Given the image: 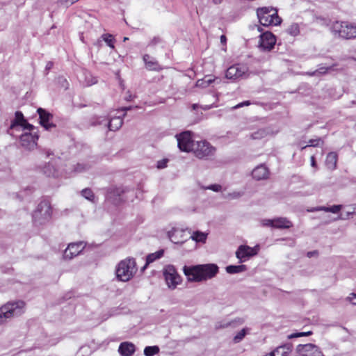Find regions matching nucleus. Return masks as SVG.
<instances>
[{
	"instance_id": "f257e3e1",
	"label": "nucleus",
	"mask_w": 356,
	"mask_h": 356,
	"mask_svg": "<svg viewBox=\"0 0 356 356\" xmlns=\"http://www.w3.org/2000/svg\"><path fill=\"white\" fill-rule=\"evenodd\" d=\"M20 129L25 131L20 136L21 145L28 150L34 149L37 146V140L39 138L38 129L33 125L27 122L21 111H17L15 114V118L11 122L9 131H11L10 134L13 135L14 131H19Z\"/></svg>"
},
{
	"instance_id": "f03ea898",
	"label": "nucleus",
	"mask_w": 356,
	"mask_h": 356,
	"mask_svg": "<svg viewBox=\"0 0 356 356\" xmlns=\"http://www.w3.org/2000/svg\"><path fill=\"white\" fill-rule=\"evenodd\" d=\"M219 268L215 264L184 266L183 273L190 282H201L211 280L218 273Z\"/></svg>"
},
{
	"instance_id": "7ed1b4c3",
	"label": "nucleus",
	"mask_w": 356,
	"mask_h": 356,
	"mask_svg": "<svg viewBox=\"0 0 356 356\" xmlns=\"http://www.w3.org/2000/svg\"><path fill=\"white\" fill-rule=\"evenodd\" d=\"M24 302L22 300L8 302L0 307V325L8 319L20 316L24 312Z\"/></svg>"
},
{
	"instance_id": "20e7f679",
	"label": "nucleus",
	"mask_w": 356,
	"mask_h": 356,
	"mask_svg": "<svg viewBox=\"0 0 356 356\" xmlns=\"http://www.w3.org/2000/svg\"><path fill=\"white\" fill-rule=\"evenodd\" d=\"M335 37L350 40L356 38V26L347 22H334L330 26Z\"/></svg>"
},
{
	"instance_id": "39448f33",
	"label": "nucleus",
	"mask_w": 356,
	"mask_h": 356,
	"mask_svg": "<svg viewBox=\"0 0 356 356\" xmlns=\"http://www.w3.org/2000/svg\"><path fill=\"white\" fill-rule=\"evenodd\" d=\"M257 15L259 23L264 26L270 25H278L282 19L278 16L277 10L272 7L259 8L257 10Z\"/></svg>"
},
{
	"instance_id": "423d86ee",
	"label": "nucleus",
	"mask_w": 356,
	"mask_h": 356,
	"mask_svg": "<svg viewBox=\"0 0 356 356\" xmlns=\"http://www.w3.org/2000/svg\"><path fill=\"white\" fill-rule=\"evenodd\" d=\"M136 271L134 259L129 258L121 261L116 268L117 278L122 282H127L131 279Z\"/></svg>"
},
{
	"instance_id": "0eeeda50",
	"label": "nucleus",
	"mask_w": 356,
	"mask_h": 356,
	"mask_svg": "<svg viewBox=\"0 0 356 356\" xmlns=\"http://www.w3.org/2000/svg\"><path fill=\"white\" fill-rule=\"evenodd\" d=\"M51 216V207L48 201H42L38 204L33 213L35 223L42 225L49 221Z\"/></svg>"
},
{
	"instance_id": "6e6552de",
	"label": "nucleus",
	"mask_w": 356,
	"mask_h": 356,
	"mask_svg": "<svg viewBox=\"0 0 356 356\" xmlns=\"http://www.w3.org/2000/svg\"><path fill=\"white\" fill-rule=\"evenodd\" d=\"M163 276L168 287L171 290L175 289L182 280L172 265H168L163 268Z\"/></svg>"
},
{
	"instance_id": "1a4fd4ad",
	"label": "nucleus",
	"mask_w": 356,
	"mask_h": 356,
	"mask_svg": "<svg viewBox=\"0 0 356 356\" xmlns=\"http://www.w3.org/2000/svg\"><path fill=\"white\" fill-rule=\"evenodd\" d=\"M193 151L199 159H208L214 154L216 149L206 140L198 141L195 143Z\"/></svg>"
},
{
	"instance_id": "9d476101",
	"label": "nucleus",
	"mask_w": 356,
	"mask_h": 356,
	"mask_svg": "<svg viewBox=\"0 0 356 356\" xmlns=\"http://www.w3.org/2000/svg\"><path fill=\"white\" fill-rule=\"evenodd\" d=\"M177 146L182 152H189L193 150L195 144L192 138V132L186 131L176 135Z\"/></svg>"
},
{
	"instance_id": "9b49d317",
	"label": "nucleus",
	"mask_w": 356,
	"mask_h": 356,
	"mask_svg": "<svg viewBox=\"0 0 356 356\" xmlns=\"http://www.w3.org/2000/svg\"><path fill=\"white\" fill-rule=\"evenodd\" d=\"M259 250V245H256L254 247L241 245L236 251V257L241 263H243L248 260L250 257L257 255Z\"/></svg>"
},
{
	"instance_id": "f8f14e48",
	"label": "nucleus",
	"mask_w": 356,
	"mask_h": 356,
	"mask_svg": "<svg viewBox=\"0 0 356 356\" xmlns=\"http://www.w3.org/2000/svg\"><path fill=\"white\" fill-rule=\"evenodd\" d=\"M123 124L122 118L120 116L115 117L108 120L104 117H99L96 119L95 121L92 122V125H102L105 127H108L110 131H117L119 129Z\"/></svg>"
},
{
	"instance_id": "ddd939ff",
	"label": "nucleus",
	"mask_w": 356,
	"mask_h": 356,
	"mask_svg": "<svg viewBox=\"0 0 356 356\" xmlns=\"http://www.w3.org/2000/svg\"><path fill=\"white\" fill-rule=\"evenodd\" d=\"M248 67L244 65L236 64L230 66L226 71L225 76L228 79L236 80L240 78H246Z\"/></svg>"
},
{
	"instance_id": "4468645a",
	"label": "nucleus",
	"mask_w": 356,
	"mask_h": 356,
	"mask_svg": "<svg viewBox=\"0 0 356 356\" xmlns=\"http://www.w3.org/2000/svg\"><path fill=\"white\" fill-rule=\"evenodd\" d=\"M83 242H76L70 243L63 252V258L65 259H72L79 255L84 249Z\"/></svg>"
},
{
	"instance_id": "2eb2a0df",
	"label": "nucleus",
	"mask_w": 356,
	"mask_h": 356,
	"mask_svg": "<svg viewBox=\"0 0 356 356\" xmlns=\"http://www.w3.org/2000/svg\"><path fill=\"white\" fill-rule=\"evenodd\" d=\"M276 43L275 36L270 32H265L260 36L259 47L264 51H270Z\"/></svg>"
},
{
	"instance_id": "dca6fc26",
	"label": "nucleus",
	"mask_w": 356,
	"mask_h": 356,
	"mask_svg": "<svg viewBox=\"0 0 356 356\" xmlns=\"http://www.w3.org/2000/svg\"><path fill=\"white\" fill-rule=\"evenodd\" d=\"M37 112L39 115L40 123L46 130H49L51 128L55 127L52 122H50V120L53 118V115L50 113L42 108H38Z\"/></svg>"
},
{
	"instance_id": "f3484780",
	"label": "nucleus",
	"mask_w": 356,
	"mask_h": 356,
	"mask_svg": "<svg viewBox=\"0 0 356 356\" xmlns=\"http://www.w3.org/2000/svg\"><path fill=\"white\" fill-rule=\"evenodd\" d=\"M184 235V229L177 227H173L168 232L170 240L175 244L181 243L185 241Z\"/></svg>"
},
{
	"instance_id": "a211bd4d",
	"label": "nucleus",
	"mask_w": 356,
	"mask_h": 356,
	"mask_svg": "<svg viewBox=\"0 0 356 356\" xmlns=\"http://www.w3.org/2000/svg\"><path fill=\"white\" fill-rule=\"evenodd\" d=\"M143 60L147 70L149 71H159L161 70V67L156 59L150 55L145 54L143 56Z\"/></svg>"
},
{
	"instance_id": "6ab92c4d",
	"label": "nucleus",
	"mask_w": 356,
	"mask_h": 356,
	"mask_svg": "<svg viewBox=\"0 0 356 356\" xmlns=\"http://www.w3.org/2000/svg\"><path fill=\"white\" fill-rule=\"evenodd\" d=\"M135 350L134 344L128 341L121 343L118 348V352L122 356H132Z\"/></svg>"
},
{
	"instance_id": "aec40b11",
	"label": "nucleus",
	"mask_w": 356,
	"mask_h": 356,
	"mask_svg": "<svg viewBox=\"0 0 356 356\" xmlns=\"http://www.w3.org/2000/svg\"><path fill=\"white\" fill-rule=\"evenodd\" d=\"M41 172L47 177H56L58 175V170L56 167V161L54 160L49 161L42 168Z\"/></svg>"
},
{
	"instance_id": "412c9836",
	"label": "nucleus",
	"mask_w": 356,
	"mask_h": 356,
	"mask_svg": "<svg viewBox=\"0 0 356 356\" xmlns=\"http://www.w3.org/2000/svg\"><path fill=\"white\" fill-rule=\"evenodd\" d=\"M252 175L254 179L261 180L268 178L269 172L264 165H260L253 170Z\"/></svg>"
},
{
	"instance_id": "4be33fe9",
	"label": "nucleus",
	"mask_w": 356,
	"mask_h": 356,
	"mask_svg": "<svg viewBox=\"0 0 356 356\" xmlns=\"http://www.w3.org/2000/svg\"><path fill=\"white\" fill-rule=\"evenodd\" d=\"M317 346L313 343L299 344L296 347V351L302 356H311V353L315 351Z\"/></svg>"
},
{
	"instance_id": "5701e85b",
	"label": "nucleus",
	"mask_w": 356,
	"mask_h": 356,
	"mask_svg": "<svg viewBox=\"0 0 356 356\" xmlns=\"http://www.w3.org/2000/svg\"><path fill=\"white\" fill-rule=\"evenodd\" d=\"M292 348V343H286L276 348L271 352V355L273 356H288V355L291 352Z\"/></svg>"
},
{
	"instance_id": "b1692460",
	"label": "nucleus",
	"mask_w": 356,
	"mask_h": 356,
	"mask_svg": "<svg viewBox=\"0 0 356 356\" xmlns=\"http://www.w3.org/2000/svg\"><path fill=\"white\" fill-rule=\"evenodd\" d=\"M275 132L273 131L270 127L261 128L257 131L253 132L251 138L254 140H260L268 136L273 135Z\"/></svg>"
},
{
	"instance_id": "393cba45",
	"label": "nucleus",
	"mask_w": 356,
	"mask_h": 356,
	"mask_svg": "<svg viewBox=\"0 0 356 356\" xmlns=\"http://www.w3.org/2000/svg\"><path fill=\"white\" fill-rule=\"evenodd\" d=\"M338 161V155L334 152H331L327 154L325 159V165L327 169L331 171L337 168V163Z\"/></svg>"
},
{
	"instance_id": "a878e982",
	"label": "nucleus",
	"mask_w": 356,
	"mask_h": 356,
	"mask_svg": "<svg viewBox=\"0 0 356 356\" xmlns=\"http://www.w3.org/2000/svg\"><path fill=\"white\" fill-rule=\"evenodd\" d=\"M164 254V250L163 249L159 250L154 253H151L147 255L146 257V262L144 266L141 268L142 271H144L145 268L148 266L151 263L161 259Z\"/></svg>"
},
{
	"instance_id": "bb28decb",
	"label": "nucleus",
	"mask_w": 356,
	"mask_h": 356,
	"mask_svg": "<svg viewBox=\"0 0 356 356\" xmlns=\"http://www.w3.org/2000/svg\"><path fill=\"white\" fill-rule=\"evenodd\" d=\"M273 228L287 229L292 227V223L286 218H276L273 219Z\"/></svg>"
},
{
	"instance_id": "cd10ccee",
	"label": "nucleus",
	"mask_w": 356,
	"mask_h": 356,
	"mask_svg": "<svg viewBox=\"0 0 356 356\" xmlns=\"http://www.w3.org/2000/svg\"><path fill=\"white\" fill-rule=\"evenodd\" d=\"M342 208V205L337 204V205H333L331 207H318L312 208L309 210H308L310 212L313 211H324L325 212H331L332 213H337L340 211V210Z\"/></svg>"
},
{
	"instance_id": "c85d7f7f",
	"label": "nucleus",
	"mask_w": 356,
	"mask_h": 356,
	"mask_svg": "<svg viewBox=\"0 0 356 356\" xmlns=\"http://www.w3.org/2000/svg\"><path fill=\"white\" fill-rule=\"evenodd\" d=\"M207 233L201 231H195L191 233L190 238L196 243H204L207 241Z\"/></svg>"
},
{
	"instance_id": "c756f323",
	"label": "nucleus",
	"mask_w": 356,
	"mask_h": 356,
	"mask_svg": "<svg viewBox=\"0 0 356 356\" xmlns=\"http://www.w3.org/2000/svg\"><path fill=\"white\" fill-rule=\"evenodd\" d=\"M226 272L229 274H236L239 273L244 272L247 270V266L245 265H229L227 266L225 268Z\"/></svg>"
},
{
	"instance_id": "7c9ffc66",
	"label": "nucleus",
	"mask_w": 356,
	"mask_h": 356,
	"mask_svg": "<svg viewBox=\"0 0 356 356\" xmlns=\"http://www.w3.org/2000/svg\"><path fill=\"white\" fill-rule=\"evenodd\" d=\"M159 347L158 346H146L144 348V355L145 356H154L159 353Z\"/></svg>"
},
{
	"instance_id": "2f4dec72",
	"label": "nucleus",
	"mask_w": 356,
	"mask_h": 356,
	"mask_svg": "<svg viewBox=\"0 0 356 356\" xmlns=\"http://www.w3.org/2000/svg\"><path fill=\"white\" fill-rule=\"evenodd\" d=\"M286 33L291 36H297L300 33V26L297 23L291 24L286 29Z\"/></svg>"
},
{
	"instance_id": "473e14b6",
	"label": "nucleus",
	"mask_w": 356,
	"mask_h": 356,
	"mask_svg": "<svg viewBox=\"0 0 356 356\" xmlns=\"http://www.w3.org/2000/svg\"><path fill=\"white\" fill-rule=\"evenodd\" d=\"M102 40L107 44V45L111 49H114V42L115 39L113 35L109 33L103 34L102 35Z\"/></svg>"
},
{
	"instance_id": "72a5a7b5",
	"label": "nucleus",
	"mask_w": 356,
	"mask_h": 356,
	"mask_svg": "<svg viewBox=\"0 0 356 356\" xmlns=\"http://www.w3.org/2000/svg\"><path fill=\"white\" fill-rule=\"evenodd\" d=\"M332 68V67L320 66L316 70L311 72H308V74L310 76L325 74L329 70H330Z\"/></svg>"
},
{
	"instance_id": "f704fd0d",
	"label": "nucleus",
	"mask_w": 356,
	"mask_h": 356,
	"mask_svg": "<svg viewBox=\"0 0 356 356\" xmlns=\"http://www.w3.org/2000/svg\"><path fill=\"white\" fill-rule=\"evenodd\" d=\"M244 195V192L243 191H234L232 193H228L227 194H224L223 196L226 199L229 200H235L242 197Z\"/></svg>"
},
{
	"instance_id": "c9c22d12",
	"label": "nucleus",
	"mask_w": 356,
	"mask_h": 356,
	"mask_svg": "<svg viewBox=\"0 0 356 356\" xmlns=\"http://www.w3.org/2000/svg\"><path fill=\"white\" fill-rule=\"evenodd\" d=\"M81 195L86 200L93 202L95 195H94L93 192L90 188H85V189L82 190Z\"/></svg>"
},
{
	"instance_id": "e433bc0d",
	"label": "nucleus",
	"mask_w": 356,
	"mask_h": 356,
	"mask_svg": "<svg viewBox=\"0 0 356 356\" xmlns=\"http://www.w3.org/2000/svg\"><path fill=\"white\" fill-rule=\"evenodd\" d=\"M88 168H89V165L88 164L78 163L76 165V166H74V169L70 172V173L72 172H82L86 171Z\"/></svg>"
},
{
	"instance_id": "4c0bfd02",
	"label": "nucleus",
	"mask_w": 356,
	"mask_h": 356,
	"mask_svg": "<svg viewBox=\"0 0 356 356\" xmlns=\"http://www.w3.org/2000/svg\"><path fill=\"white\" fill-rule=\"evenodd\" d=\"M206 82L208 85H211V83L219 84L221 83V79L218 77H213L211 75H207L204 76Z\"/></svg>"
},
{
	"instance_id": "58836bf2",
	"label": "nucleus",
	"mask_w": 356,
	"mask_h": 356,
	"mask_svg": "<svg viewBox=\"0 0 356 356\" xmlns=\"http://www.w3.org/2000/svg\"><path fill=\"white\" fill-rule=\"evenodd\" d=\"M247 330L245 328L242 329L240 332H238L234 337V343L240 342L246 335Z\"/></svg>"
},
{
	"instance_id": "ea45409f",
	"label": "nucleus",
	"mask_w": 356,
	"mask_h": 356,
	"mask_svg": "<svg viewBox=\"0 0 356 356\" xmlns=\"http://www.w3.org/2000/svg\"><path fill=\"white\" fill-rule=\"evenodd\" d=\"M312 334V331L296 332V333H293V334L289 335L288 337H289V339H293V338L309 336Z\"/></svg>"
},
{
	"instance_id": "a19ab883",
	"label": "nucleus",
	"mask_w": 356,
	"mask_h": 356,
	"mask_svg": "<svg viewBox=\"0 0 356 356\" xmlns=\"http://www.w3.org/2000/svg\"><path fill=\"white\" fill-rule=\"evenodd\" d=\"M321 142V139L320 138H318V139H311L309 140L308 142V144L304 147H302V149H305L307 148V147H316L319 145Z\"/></svg>"
},
{
	"instance_id": "79ce46f5",
	"label": "nucleus",
	"mask_w": 356,
	"mask_h": 356,
	"mask_svg": "<svg viewBox=\"0 0 356 356\" xmlns=\"http://www.w3.org/2000/svg\"><path fill=\"white\" fill-rule=\"evenodd\" d=\"M222 186L220 184H211L205 188V189L211 190L215 192H218L221 190Z\"/></svg>"
},
{
	"instance_id": "37998d69",
	"label": "nucleus",
	"mask_w": 356,
	"mask_h": 356,
	"mask_svg": "<svg viewBox=\"0 0 356 356\" xmlns=\"http://www.w3.org/2000/svg\"><path fill=\"white\" fill-rule=\"evenodd\" d=\"M168 162V160L166 159L159 161L157 162V165H156L157 168H159V169L165 168V167H167Z\"/></svg>"
},
{
	"instance_id": "c03bdc74",
	"label": "nucleus",
	"mask_w": 356,
	"mask_h": 356,
	"mask_svg": "<svg viewBox=\"0 0 356 356\" xmlns=\"http://www.w3.org/2000/svg\"><path fill=\"white\" fill-rule=\"evenodd\" d=\"M196 86L199 88H207L208 85L206 82L204 77L202 79H198L196 82Z\"/></svg>"
},
{
	"instance_id": "a18cd8bd",
	"label": "nucleus",
	"mask_w": 356,
	"mask_h": 356,
	"mask_svg": "<svg viewBox=\"0 0 356 356\" xmlns=\"http://www.w3.org/2000/svg\"><path fill=\"white\" fill-rule=\"evenodd\" d=\"M273 219H264L261 220V224L265 227H273Z\"/></svg>"
},
{
	"instance_id": "49530a36",
	"label": "nucleus",
	"mask_w": 356,
	"mask_h": 356,
	"mask_svg": "<svg viewBox=\"0 0 356 356\" xmlns=\"http://www.w3.org/2000/svg\"><path fill=\"white\" fill-rule=\"evenodd\" d=\"M60 4L65 6H70L74 3L75 2L78 1L79 0H58Z\"/></svg>"
},
{
	"instance_id": "de8ad7c7",
	"label": "nucleus",
	"mask_w": 356,
	"mask_h": 356,
	"mask_svg": "<svg viewBox=\"0 0 356 356\" xmlns=\"http://www.w3.org/2000/svg\"><path fill=\"white\" fill-rule=\"evenodd\" d=\"M250 104V101H244L241 103H239L237 105H236L234 108H241L244 106H249Z\"/></svg>"
},
{
	"instance_id": "09e8293b",
	"label": "nucleus",
	"mask_w": 356,
	"mask_h": 356,
	"mask_svg": "<svg viewBox=\"0 0 356 356\" xmlns=\"http://www.w3.org/2000/svg\"><path fill=\"white\" fill-rule=\"evenodd\" d=\"M348 300L354 305H356V294L351 293L350 296L348 298Z\"/></svg>"
},
{
	"instance_id": "8fccbe9b",
	"label": "nucleus",
	"mask_w": 356,
	"mask_h": 356,
	"mask_svg": "<svg viewBox=\"0 0 356 356\" xmlns=\"http://www.w3.org/2000/svg\"><path fill=\"white\" fill-rule=\"evenodd\" d=\"M311 356H324V355L321 351L320 348L317 346L315 351L313 353H311Z\"/></svg>"
},
{
	"instance_id": "3c124183",
	"label": "nucleus",
	"mask_w": 356,
	"mask_h": 356,
	"mask_svg": "<svg viewBox=\"0 0 356 356\" xmlns=\"http://www.w3.org/2000/svg\"><path fill=\"white\" fill-rule=\"evenodd\" d=\"M52 67H53V63H52V62H51V61H49V62H48V63H47V65H46L45 70H46L47 72H48L49 70H51V69L52 68Z\"/></svg>"
},
{
	"instance_id": "603ef678",
	"label": "nucleus",
	"mask_w": 356,
	"mask_h": 356,
	"mask_svg": "<svg viewBox=\"0 0 356 356\" xmlns=\"http://www.w3.org/2000/svg\"><path fill=\"white\" fill-rule=\"evenodd\" d=\"M159 42V38H154L152 41L150 42L149 44L150 45H154V44H156V43H158Z\"/></svg>"
},
{
	"instance_id": "864d4df0",
	"label": "nucleus",
	"mask_w": 356,
	"mask_h": 356,
	"mask_svg": "<svg viewBox=\"0 0 356 356\" xmlns=\"http://www.w3.org/2000/svg\"><path fill=\"white\" fill-rule=\"evenodd\" d=\"M60 79H61V80H62V81H63L62 86H63V87H65V89H67V88H68V85H69V84H68V83H67V80H66L65 79H63V78H60Z\"/></svg>"
},
{
	"instance_id": "5fc2aeb1",
	"label": "nucleus",
	"mask_w": 356,
	"mask_h": 356,
	"mask_svg": "<svg viewBox=\"0 0 356 356\" xmlns=\"http://www.w3.org/2000/svg\"><path fill=\"white\" fill-rule=\"evenodd\" d=\"M316 254H317V252L316 251H310V252H307V256L309 258H311V257H312L313 256H314Z\"/></svg>"
},
{
	"instance_id": "6e6d98bb",
	"label": "nucleus",
	"mask_w": 356,
	"mask_h": 356,
	"mask_svg": "<svg viewBox=\"0 0 356 356\" xmlns=\"http://www.w3.org/2000/svg\"><path fill=\"white\" fill-rule=\"evenodd\" d=\"M311 165L312 167H316V161H315L314 156H311Z\"/></svg>"
},
{
	"instance_id": "4d7b16f0",
	"label": "nucleus",
	"mask_w": 356,
	"mask_h": 356,
	"mask_svg": "<svg viewBox=\"0 0 356 356\" xmlns=\"http://www.w3.org/2000/svg\"><path fill=\"white\" fill-rule=\"evenodd\" d=\"M226 41H227V38H226V36L225 35H222L220 36V42L222 44H225L226 43Z\"/></svg>"
},
{
	"instance_id": "13d9d810",
	"label": "nucleus",
	"mask_w": 356,
	"mask_h": 356,
	"mask_svg": "<svg viewBox=\"0 0 356 356\" xmlns=\"http://www.w3.org/2000/svg\"><path fill=\"white\" fill-rule=\"evenodd\" d=\"M132 108V106H127V107H123L122 108V111H124V113H126L127 111L131 110ZM123 115L124 116L125 115V113L123 114Z\"/></svg>"
},
{
	"instance_id": "bf43d9fd",
	"label": "nucleus",
	"mask_w": 356,
	"mask_h": 356,
	"mask_svg": "<svg viewBox=\"0 0 356 356\" xmlns=\"http://www.w3.org/2000/svg\"><path fill=\"white\" fill-rule=\"evenodd\" d=\"M97 82V79H96L95 77H93V78H92V81H88V82L87 83V84H88V86H90V85H92V84L96 83Z\"/></svg>"
},
{
	"instance_id": "052dcab7",
	"label": "nucleus",
	"mask_w": 356,
	"mask_h": 356,
	"mask_svg": "<svg viewBox=\"0 0 356 356\" xmlns=\"http://www.w3.org/2000/svg\"><path fill=\"white\" fill-rule=\"evenodd\" d=\"M354 213H356V204H355L353 207V211H348V216L349 215H352Z\"/></svg>"
},
{
	"instance_id": "680f3d73",
	"label": "nucleus",
	"mask_w": 356,
	"mask_h": 356,
	"mask_svg": "<svg viewBox=\"0 0 356 356\" xmlns=\"http://www.w3.org/2000/svg\"><path fill=\"white\" fill-rule=\"evenodd\" d=\"M132 99H133V97L131 95H129L125 97V100H127V101H131V100H132Z\"/></svg>"
},
{
	"instance_id": "e2e57ef3",
	"label": "nucleus",
	"mask_w": 356,
	"mask_h": 356,
	"mask_svg": "<svg viewBox=\"0 0 356 356\" xmlns=\"http://www.w3.org/2000/svg\"><path fill=\"white\" fill-rule=\"evenodd\" d=\"M212 1L215 4H220L222 3V0H212Z\"/></svg>"
},
{
	"instance_id": "0e129e2a",
	"label": "nucleus",
	"mask_w": 356,
	"mask_h": 356,
	"mask_svg": "<svg viewBox=\"0 0 356 356\" xmlns=\"http://www.w3.org/2000/svg\"><path fill=\"white\" fill-rule=\"evenodd\" d=\"M128 40H129V38L124 37V39H123V41L125 42V41H127Z\"/></svg>"
},
{
	"instance_id": "69168bd1",
	"label": "nucleus",
	"mask_w": 356,
	"mask_h": 356,
	"mask_svg": "<svg viewBox=\"0 0 356 356\" xmlns=\"http://www.w3.org/2000/svg\"><path fill=\"white\" fill-rule=\"evenodd\" d=\"M50 154H51V153H50V152H47V156H49Z\"/></svg>"
},
{
	"instance_id": "338daca9",
	"label": "nucleus",
	"mask_w": 356,
	"mask_h": 356,
	"mask_svg": "<svg viewBox=\"0 0 356 356\" xmlns=\"http://www.w3.org/2000/svg\"><path fill=\"white\" fill-rule=\"evenodd\" d=\"M187 230H188L189 233H191V229H187Z\"/></svg>"
},
{
	"instance_id": "774afa93",
	"label": "nucleus",
	"mask_w": 356,
	"mask_h": 356,
	"mask_svg": "<svg viewBox=\"0 0 356 356\" xmlns=\"http://www.w3.org/2000/svg\"><path fill=\"white\" fill-rule=\"evenodd\" d=\"M195 106H196V105H195V104H193V108H194V109L195 108Z\"/></svg>"
}]
</instances>
